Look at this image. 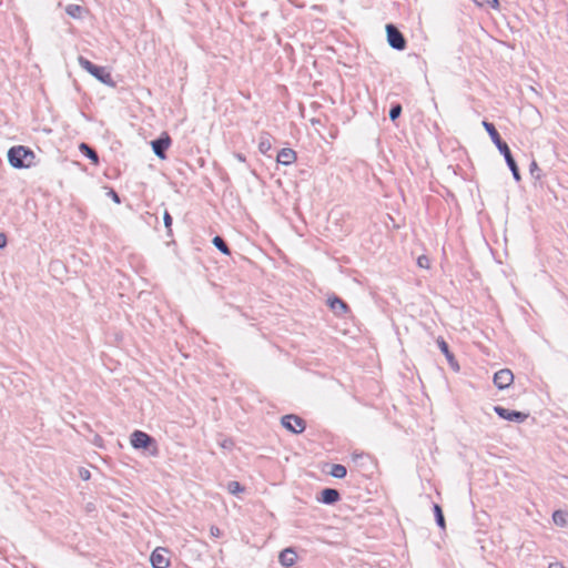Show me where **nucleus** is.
Returning a JSON list of instances; mask_svg holds the SVG:
<instances>
[{"label": "nucleus", "instance_id": "obj_1", "mask_svg": "<svg viewBox=\"0 0 568 568\" xmlns=\"http://www.w3.org/2000/svg\"><path fill=\"white\" fill-rule=\"evenodd\" d=\"M34 159L33 151L23 145L12 146L8 152L9 163L16 169L30 168Z\"/></svg>", "mask_w": 568, "mask_h": 568}, {"label": "nucleus", "instance_id": "obj_2", "mask_svg": "<svg viewBox=\"0 0 568 568\" xmlns=\"http://www.w3.org/2000/svg\"><path fill=\"white\" fill-rule=\"evenodd\" d=\"M78 61H79V64L85 71H88L90 74H92L99 81H101L102 83L108 84V85H112V87L114 85L112 75L105 68L98 67L83 57H79Z\"/></svg>", "mask_w": 568, "mask_h": 568}, {"label": "nucleus", "instance_id": "obj_3", "mask_svg": "<svg viewBox=\"0 0 568 568\" xmlns=\"http://www.w3.org/2000/svg\"><path fill=\"white\" fill-rule=\"evenodd\" d=\"M387 41L389 45L396 50L406 48V40L402 32L393 24L386 26Z\"/></svg>", "mask_w": 568, "mask_h": 568}, {"label": "nucleus", "instance_id": "obj_4", "mask_svg": "<svg viewBox=\"0 0 568 568\" xmlns=\"http://www.w3.org/2000/svg\"><path fill=\"white\" fill-rule=\"evenodd\" d=\"M153 568H168L171 564L169 558V550L164 547H156L150 557Z\"/></svg>", "mask_w": 568, "mask_h": 568}, {"label": "nucleus", "instance_id": "obj_5", "mask_svg": "<svg viewBox=\"0 0 568 568\" xmlns=\"http://www.w3.org/2000/svg\"><path fill=\"white\" fill-rule=\"evenodd\" d=\"M172 140L168 132H163L158 140L151 142L153 152L161 160L166 159L165 151L171 146Z\"/></svg>", "mask_w": 568, "mask_h": 568}, {"label": "nucleus", "instance_id": "obj_6", "mask_svg": "<svg viewBox=\"0 0 568 568\" xmlns=\"http://www.w3.org/2000/svg\"><path fill=\"white\" fill-rule=\"evenodd\" d=\"M282 425L292 433L300 434L305 429V422L296 415H286L282 418Z\"/></svg>", "mask_w": 568, "mask_h": 568}, {"label": "nucleus", "instance_id": "obj_7", "mask_svg": "<svg viewBox=\"0 0 568 568\" xmlns=\"http://www.w3.org/2000/svg\"><path fill=\"white\" fill-rule=\"evenodd\" d=\"M131 445L136 448H148L154 443L153 438L142 430H134L130 437Z\"/></svg>", "mask_w": 568, "mask_h": 568}, {"label": "nucleus", "instance_id": "obj_8", "mask_svg": "<svg viewBox=\"0 0 568 568\" xmlns=\"http://www.w3.org/2000/svg\"><path fill=\"white\" fill-rule=\"evenodd\" d=\"M513 382H514V374L508 368H503V369L496 372L494 375V384L499 389H505V388L509 387L513 384Z\"/></svg>", "mask_w": 568, "mask_h": 568}, {"label": "nucleus", "instance_id": "obj_9", "mask_svg": "<svg viewBox=\"0 0 568 568\" xmlns=\"http://www.w3.org/2000/svg\"><path fill=\"white\" fill-rule=\"evenodd\" d=\"M494 410L497 413V415L504 419L507 420H515V422H524L527 419L528 415L521 412L517 410H509L507 408H504L501 406H495Z\"/></svg>", "mask_w": 568, "mask_h": 568}, {"label": "nucleus", "instance_id": "obj_10", "mask_svg": "<svg viewBox=\"0 0 568 568\" xmlns=\"http://www.w3.org/2000/svg\"><path fill=\"white\" fill-rule=\"evenodd\" d=\"M297 159L296 152L293 149H282L276 156V161L283 165H291Z\"/></svg>", "mask_w": 568, "mask_h": 568}, {"label": "nucleus", "instance_id": "obj_11", "mask_svg": "<svg viewBox=\"0 0 568 568\" xmlns=\"http://www.w3.org/2000/svg\"><path fill=\"white\" fill-rule=\"evenodd\" d=\"M297 559V554L293 548H285L278 556L280 564L284 567H292Z\"/></svg>", "mask_w": 568, "mask_h": 568}, {"label": "nucleus", "instance_id": "obj_12", "mask_svg": "<svg viewBox=\"0 0 568 568\" xmlns=\"http://www.w3.org/2000/svg\"><path fill=\"white\" fill-rule=\"evenodd\" d=\"M341 498L339 493L333 488H325L321 493L320 501L324 504H334Z\"/></svg>", "mask_w": 568, "mask_h": 568}, {"label": "nucleus", "instance_id": "obj_13", "mask_svg": "<svg viewBox=\"0 0 568 568\" xmlns=\"http://www.w3.org/2000/svg\"><path fill=\"white\" fill-rule=\"evenodd\" d=\"M329 307L336 314H344L348 311L347 304L338 297H333L328 300Z\"/></svg>", "mask_w": 568, "mask_h": 568}, {"label": "nucleus", "instance_id": "obj_14", "mask_svg": "<svg viewBox=\"0 0 568 568\" xmlns=\"http://www.w3.org/2000/svg\"><path fill=\"white\" fill-rule=\"evenodd\" d=\"M79 150L84 154L87 155L94 165H98L99 164V156L97 154V152L90 148L87 143H81L79 145Z\"/></svg>", "mask_w": 568, "mask_h": 568}, {"label": "nucleus", "instance_id": "obj_15", "mask_svg": "<svg viewBox=\"0 0 568 568\" xmlns=\"http://www.w3.org/2000/svg\"><path fill=\"white\" fill-rule=\"evenodd\" d=\"M483 126L485 128V130L487 131V133L489 134L490 139L495 144H499V142L503 141L493 123L483 121Z\"/></svg>", "mask_w": 568, "mask_h": 568}, {"label": "nucleus", "instance_id": "obj_16", "mask_svg": "<svg viewBox=\"0 0 568 568\" xmlns=\"http://www.w3.org/2000/svg\"><path fill=\"white\" fill-rule=\"evenodd\" d=\"M552 520L557 526L564 527L568 521V513L564 510H556L552 514Z\"/></svg>", "mask_w": 568, "mask_h": 568}, {"label": "nucleus", "instance_id": "obj_17", "mask_svg": "<svg viewBox=\"0 0 568 568\" xmlns=\"http://www.w3.org/2000/svg\"><path fill=\"white\" fill-rule=\"evenodd\" d=\"M437 345L439 349L443 352V354L446 356L449 363H453L455 361V357L453 353L449 351L448 344L444 341V338L439 337L437 339Z\"/></svg>", "mask_w": 568, "mask_h": 568}, {"label": "nucleus", "instance_id": "obj_18", "mask_svg": "<svg viewBox=\"0 0 568 568\" xmlns=\"http://www.w3.org/2000/svg\"><path fill=\"white\" fill-rule=\"evenodd\" d=\"M65 11L72 18L80 19L84 12V9L79 4H69L67 6Z\"/></svg>", "mask_w": 568, "mask_h": 568}, {"label": "nucleus", "instance_id": "obj_19", "mask_svg": "<svg viewBox=\"0 0 568 568\" xmlns=\"http://www.w3.org/2000/svg\"><path fill=\"white\" fill-rule=\"evenodd\" d=\"M347 474L345 466L341 464H334L329 470V475L335 478H344Z\"/></svg>", "mask_w": 568, "mask_h": 568}, {"label": "nucleus", "instance_id": "obj_20", "mask_svg": "<svg viewBox=\"0 0 568 568\" xmlns=\"http://www.w3.org/2000/svg\"><path fill=\"white\" fill-rule=\"evenodd\" d=\"M213 244L223 254H225V255H230L231 254V251H230L229 246L226 245V243L224 242V240L221 236H215L213 239Z\"/></svg>", "mask_w": 568, "mask_h": 568}, {"label": "nucleus", "instance_id": "obj_21", "mask_svg": "<svg viewBox=\"0 0 568 568\" xmlns=\"http://www.w3.org/2000/svg\"><path fill=\"white\" fill-rule=\"evenodd\" d=\"M272 148L271 140L268 135L261 136L258 142V150L261 153L265 154L267 153Z\"/></svg>", "mask_w": 568, "mask_h": 568}, {"label": "nucleus", "instance_id": "obj_22", "mask_svg": "<svg viewBox=\"0 0 568 568\" xmlns=\"http://www.w3.org/2000/svg\"><path fill=\"white\" fill-rule=\"evenodd\" d=\"M227 490L232 495H237L244 491V487L239 481L233 480L227 484Z\"/></svg>", "mask_w": 568, "mask_h": 568}, {"label": "nucleus", "instance_id": "obj_23", "mask_svg": "<svg viewBox=\"0 0 568 568\" xmlns=\"http://www.w3.org/2000/svg\"><path fill=\"white\" fill-rule=\"evenodd\" d=\"M434 511H435V515H436L437 524H438L442 528H445V519H444V515H443V511H442L440 506H439V505H435V506H434Z\"/></svg>", "mask_w": 568, "mask_h": 568}, {"label": "nucleus", "instance_id": "obj_24", "mask_svg": "<svg viewBox=\"0 0 568 568\" xmlns=\"http://www.w3.org/2000/svg\"><path fill=\"white\" fill-rule=\"evenodd\" d=\"M479 7L489 6L493 9H497L499 7L498 0H474Z\"/></svg>", "mask_w": 568, "mask_h": 568}, {"label": "nucleus", "instance_id": "obj_25", "mask_svg": "<svg viewBox=\"0 0 568 568\" xmlns=\"http://www.w3.org/2000/svg\"><path fill=\"white\" fill-rule=\"evenodd\" d=\"M163 221H164V225L168 230V233L171 234L172 233V216L170 215V213L168 211H165L163 214Z\"/></svg>", "mask_w": 568, "mask_h": 568}, {"label": "nucleus", "instance_id": "obj_26", "mask_svg": "<svg viewBox=\"0 0 568 568\" xmlns=\"http://www.w3.org/2000/svg\"><path fill=\"white\" fill-rule=\"evenodd\" d=\"M417 264L422 268H429L430 267V261L426 255H420L417 258Z\"/></svg>", "mask_w": 568, "mask_h": 568}, {"label": "nucleus", "instance_id": "obj_27", "mask_svg": "<svg viewBox=\"0 0 568 568\" xmlns=\"http://www.w3.org/2000/svg\"><path fill=\"white\" fill-rule=\"evenodd\" d=\"M402 113V106L399 104L394 105L389 111V118L394 121L396 120Z\"/></svg>", "mask_w": 568, "mask_h": 568}, {"label": "nucleus", "instance_id": "obj_28", "mask_svg": "<svg viewBox=\"0 0 568 568\" xmlns=\"http://www.w3.org/2000/svg\"><path fill=\"white\" fill-rule=\"evenodd\" d=\"M507 164H508L509 169L511 170L514 178L517 181H519L520 180V174H519V170H518V166H517L515 160L508 162Z\"/></svg>", "mask_w": 568, "mask_h": 568}, {"label": "nucleus", "instance_id": "obj_29", "mask_svg": "<svg viewBox=\"0 0 568 568\" xmlns=\"http://www.w3.org/2000/svg\"><path fill=\"white\" fill-rule=\"evenodd\" d=\"M495 145L498 148L503 155H506L507 153L510 152L508 145L504 141H500L499 144Z\"/></svg>", "mask_w": 568, "mask_h": 568}, {"label": "nucleus", "instance_id": "obj_30", "mask_svg": "<svg viewBox=\"0 0 568 568\" xmlns=\"http://www.w3.org/2000/svg\"><path fill=\"white\" fill-rule=\"evenodd\" d=\"M210 534H211V536H213V537H215V538H219V537H221L222 531H221V529H220L219 527H216V526H212V527L210 528Z\"/></svg>", "mask_w": 568, "mask_h": 568}, {"label": "nucleus", "instance_id": "obj_31", "mask_svg": "<svg viewBox=\"0 0 568 568\" xmlns=\"http://www.w3.org/2000/svg\"><path fill=\"white\" fill-rule=\"evenodd\" d=\"M548 568H566V566L560 561H554L549 564Z\"/></svg>", "mask_w": 568, "mask_h": 568}, {"label": "nucleus", "instance_id": "obj_32", "mask_svg": "<svg viewBox=\"0 0 568 568\" xmlns=\"http://www.w3.org/2000/svg\"><path fill=\"white\" fill-rule=\"evenodd\" d=\"M7 245V236L3 233H0V248H3Z\"/></svg>", "mask_w": 568, "mask_h": 568}, {"label": "nucleus", "instance_id": "obj_33", "mask_svg": "<svg viewBox=\"0 0 568 568\" xmlns=\"http://www.w3.org/2000/svg\"><path fill=\"white\" fill-rule=\"evenodd\" d=\"M110 194H111L112 200L115 203H120V197H119V195L114 191H111Z\"/></svg>", "mask_w": 568, "mask_h": 568}, {"label": "nucleus", "instance_id": "obj_34", "mask_svg": "<svg viewBox=\"0 0 568 568\" xmlns=\"http://www.w3.org/2000/svg\"><path fill=\"white\" fill-rule=\"evenodd\" d=\"M504 156H505V160H506V162H507V163H508V162H510V161H514V158H513V155H511V153H510V152H509V153H507V154H506V155H504Z\"/></svg>", "mask_w": 568, "mask_h": 568}, {"label": "nucleus", "instance_id": "obj_35", "mask_svg": "<svg viewBox=\"0 0 568 568\" xmlns=\"http://www.w3.org/2000/svg\"><path fill=\"white\" fill-rule=\"evenodd\" d=\"M153 455H156L158 454V448L156 446H154V450L152 452Z\"/></svg>", "mask_w": 568, "mask_h": 568}, {"label": "nucleus", "instance_id": "obj_36", "mask_svg": "<svg viewBox=\"0 0 568 568\" xmlns=\"http://www.w3.org/2000/svg\"><path fill=\"white\" fill-rule=\"evenodd\" d=\"M83 476H84V479H88L89 474L88 473H83Z\"/></svg>", "mask_w": 568, "mask_h": 568}, {"label": "nucleus", "instance_id": "obj_37", "mask_svg": "<svg viewBox=\"0 0 568 568\" xmlns=\"http://www.w3.org/2000/svg\"><path fill=\"white\" fill-rule=\"evenodd\" d=\"M83 476H84V479H88L89 474L88 473H83Z\"/></svg>", "mask_w": 568, "mask_h": 568}]
</instances>
